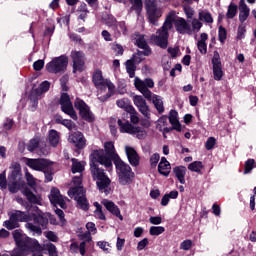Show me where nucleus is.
<instances>
[{
    "instance_id": "obj_1",
    "label": "nucleus",
    "mask_w": 256,
    "mask_h": 256,
    "mask_svg": "<svg viewBox=\"0 0 256 256\" xmlns=\"http://www.w3.org/2000/svg\"><path fill=\"white\" fill-rule=\"evenodd\" d=\"M12 235L17 248L9 254H3V256H25L37 251L40 247L39 241L26 236L21 229L14 230Z\"/></svg>"
},
{
    "instance_id": "obj_2",
    "label": "nucleus",
    "mask_w": 256,
    "mask_h": 256,
    "mask_svg": "<svg viewBox=\"0 0 256 256\" xmlns=\"http://www.w3.org/2000/svg\"><path fill=\"white\" fill-rule=\"evenodd\" d=\"M92 82L96 89H99L100 93H105L108 89V93L98 97L101 103H105L115 95V84L109 79L103 78V72L100 69H96L92 75Z\"/></svg>"
},
{
    "instance_id": "obj_3",
    "label": "nucleus",
    "mask_w": 256,
    "mask_h": 256,
    "mask_svg": "<svg viewBox=\"0 0 256 256\" xmlns=\"http://www.w3.org/2000/svg\"><path fill=\"white\" fill-rule=\"evenodd\" d=\"M10 169L12 170L8 174V190L10 193H19L27 185L23 179L21 164L19 162H12Z\"/></svg>"
},
{
    "instance_id": "obj_4",
    "label": "nucleus",
    "mask_w": 256,
    "mask_h": 256,
    "mask_svg": "<svg viewBox=\"0 0 256 256\" xmlns=\"http://www.w3.org/2000/svg\"><path fill=\"white\" fill-rule=\"evenodd\" d=\"M114 165L118 175V182L121 185H131V183H133V177H135L131 166L121 160V158L114 160Z\"/></svg>"
},
{
    "instance_id": "obj_5",
    "label": "nucleus",
    "mask_w": 256,
    "mask_h": 256,
    "mask_svg": "<svg viewBox=\"0 0 256 256\" xmlns=\"http://www.w3.org/2000/svg\"><path fill=\"white\" fill-rule=\"evenodd\" d=\"M90 162V171L94 169H101L99 165H104L106 169L113 167V162H111V158L105 156V151L103 149L93 150L89 156Z\"/></svg>"
},
{
    "instance_id": "obj_6",
    "label": "nucleus",
    "mask_w": 256,
    "mask_h": 256,
    "mask_svg": "<svg viewBox=\"0 0 256 256\" xmlns=\"http://www.w3.org/2000/svg\"><path fill=\"white\" fill-rule=\"evenodd\" d=\"M28 221H31L29 212L15 210L12 214H10L9 220L4 222V227H6V229L9 231H13V229H17L19 227V223H28Z\"/></svg>"
},
{
    "instance_id": "obj_7",
    "label": "nucleus",
    "mask_w": 256,
    "mask_h": 256,
    "mask_svg": "<svg viewBox=\"0 0 256 256\" xmlns=\"http://www.w3.org/2000/svg\"><path fill=\"white\" fill-rule=\"evenodd\" d=\"M69 65V57L66 55H61L59 57H55L52 61L46 64V71L48 73H54L57 75L58 73L62 74L67 71V66Z\"/></svg>"
},
{
    "instance_id": "obj_8",
    "label": "nucleus",
    "mask_w": 256,
    "mask_h": 256,
    "mask_svg": "<svg viewBox=\"0 0 256 256\" xmlns=\"http://www.w3.org/2000/svg\"><path fill=\"white\" fill-rule=\"evenodd\" d=\"M134 105L137 107L139 113L145 117L146 120L141 122L142 127H150L149 119H151V108L147 105V101L143 96L136 95L133 97Z\"/></svg>"
},
{
    "instance_id": "obj_9",
    "label": "nucleus",
    "mask_w": 256,
    "mask_h": 256,
    "mask_svg": "<svg viewBox=\"0 0 256 256\" xmlns=\"http://www.w3.org/2000/svg\"><path fill=\"white\" fill-rule=\"evenodd\" d=\"M90 173L93 181H96L99 191H104V189H107L111 185V179L107 176L103 168H94L90 170Z\"/></svg>"
},
{
    "instance_id": "obj_10",
    "label": "nucleus",
    "mask_w": 256,
    "mask_h": 256,
    "mask_svg": "<svg viewBox=\"0 0 256 256\" xmlns=\"http://www.w3.org/2000/svg\"><path fill=\"white\" fill-rule=\"evenodd\" d=\"M74 107L79 111V115L83 121L87 123H93L95 121V114L91 111V108L81 98H76Z\"/></svg>"
},
{
    "instance_id": "obj_11",
    "label": "nucleus",
    "mask_w": 256,
    "mask_h": 256,
    "mask_svg": "<svg viewBox=\"0 0 256 256\" xmlns=\"http://www.w3.org/2000/svg\"><path fill=\"white\" fill-rule=\"evenodd\" d=\"M59 103L61 105V111L66 115H69L71 119L77 121L79 117L77 116V112H75V108H73V103L71 102V97L68 93H62L60 96Z\"/></svg>"
},
{
    "instance_id": "obj_12",
    "label": "nucleus",
    "mask_w": 256,
    "mask_h": 256,
    "mask_svg": "<svg viewBox=\"0 0 256 256\" xmlns=\"http://www.w3.org/2000/svg\"><path fill=\"white\" fill-rule=\"evenodd\" d=\"M72 59V73H83L85 71V53L83 51L73 50L70 54Z\"/></svg>"
},
{
    "instance_id": "obj_13",
    "label": "nucleus",
    "mask_w": 256,
    "mask_h": 256,
    "mask_svg": "<svg viewBox=\"0 0 256 256\" xmlns=\"http://www.w3.org/2000/svg\"><path fill=\"white\" fill-rule=\"evenodd\" d=\"M146 13L148 15L149 22L152 25H156L159 18H161V10L157 8V2L152 0L145 1Z\"/></svg>"
},
{
    "instance_id": "obj_14",
    "label": "nucleus",
    "mask_w": 256,
    "mask_h": 256,
    "mask_svg": "<svg viewBox=\"0 0 256 256\" xmlns=\"http://www.w3.org/2000/svg\"><path fill=\"white\" fill-rule=\"evenodd\" d=\"M26 165L30 169H33V171H44V169H47L48 165H53V162L45 158H27Z\"/></svg>"
},
{
    "instance_id": "obj_15",
    "label": "nucleus",
    "mask_w": 256,
    "mask_h": 256,
    "mask_svg": "<svg viewBox=\"0 0 256 256\" xmlns=\"http://www.w3.org/2000/svg\"><path fill=\"white\" fill-rule=\"evenodd\" d=\"M69 143H72L76 149H85L87 146V139H85V135L83 132L76 131L72 133L68 138Z\"/></svg>"
},
{
    "instance_id": "obj_16",
    "label": "nucleus",
    "mask_w": 256,
    "mask_h": 256,
    "mask_svg": "<svg viewBox=\"0 0 256 256\" xmlns=\"http://www.w3.org/2000/svg\"><path fill=\"white\" fill-rule=\"evenodd\" d=\"M174 27L180 35H191V33H193L191 30V24H189L185 18L179 17L174 19Z\"/></svg>"
},
{
    "instance_id": "obj_17",
    "label": "nucleus",
    "mask_w": 256,
    "mask_h": 256,
    "mask_svg": "<svg viewBox=\"0 0 256 256\" xmlns=\"http://www.w3.org/2000/svg\"><path fill=\"white\" fill-rule=\"evenodd\" d=\"M50 202L54 207L56 205H59L61 209H67V202H65V199H63V195H61V191H59V188H52L51 189V195L49 197Z\"/></svg>"
},
{
    "instance_id": "obj_18",
    "label": "nucleus",
    "mask_w": 256,
    "mask_h": 256,
    "mask_svg": "<svg viewBox=\"0 0 256 256\" xmlns=\"http://www.w3.org/2000/svg\"><path fill=\"white\" fill-rule=\"evenodd\" d=\"M102 205H104L105 209H107L109 213L114 215V217H117L118 219H120V221H123V215H121V210L119 209V206L115 204V202L104 199L102 200Z\"/></svg>"
},
{
    "instance_id": "obj_19",
    "label": "nucleus",
    "mask_w": 256,
    "mask_h": 256,
    "mask_svg": "<svg viewBox=\"0 0 256 256\" xmlns=\"http://www.w3.org/2000/svg\"><path fill=\"white\" fill-rule=\"evenodd\" d=\"M20 191L31 205H41V196L35 195V193L30 190L29 186H24Z\"/></svg>"
},
{
    "instance_id": "obj_20",
    "label": "nucleus",
    "mask_w": 256,
    "mask_h": 256,
    "mask_svg": "<svg viewBox=\"0 0 256 256\" xmlns=\"http://www.w3.org/2000/svg\"><path fill=\"white\" fill-rule=\"evenodd\" d=\"M158 35L154 36L153 41L160 49H167L169 47V32L158 31Z\"/></svg>"
},
{
    "instance_id": "obj_21",
    "label": "nucleus",
    "mask_w": 256,
    "mask_h": 256,
    "mask_svg": "<svg viewBox=\"0 0 256 256\" xmlns=\"http://www.w3.org/2000/svg\"><path fill=\"white\" fill-rule=\"evenodd\" d=\"M104 151L105 157H108L111 163H115L116 159H121V157H119V154L115 152V143H113V141H108L104 143Z\"/></svg>"
},
{
    "instance_id": "obj_22",
    "label": "nucleus",
    "mask_w": 256,
    "mask_h": 256,
    "mask_svg": "<svg viewBox=\"0 0 256 256\" xmlns=\"http://www.w3.org/2000/svg\"><path fill=\"white\" fill-rule=\"evenodd\" d=\"M134 86L138 91H140V93H142L143 97H145L147 101H153V92H151L149 88H145L143 82H141V79L138 77H136L134 80Z\"/></svg>"
},
{
    "instance_id": "obj_23",
    "label": "nucleus",
    "mask_w": 256,
    "mask_h": 256,
    "mask_svg": "<svg viewBox=\"0 0 256 256\" xmlns=\"http://www.w3.org/2000/svg\"><path fill=\"white\" fill-rule=\"evenodd\" d=\"M125 151L130 165H132V167L139 166V154L137 150L131 146H126Z\"/></svg>"
},
{
    "instance_id": "obj_24",
    "label": "nucleus",
    "mask_w": 256,
    "mask_h": 256,
    "mask_svg": "<svg viewBox=\"0 0 256 256\" xmlns=\"http://www.w3.org/2000/svg\"><path fill=\"white\" fill-rule=\"evenodd\" d=\"M127 109L128 111L122 114L123 121L130 118L131 123H133V125H137L139 123V112L135 110V107H128Z\"/></svg>"
},
{
    "instance_id": "obj_25",
    "label": "nucleus",
    "mask_w": 256,
    "mask_h": 256,
    "mask_svg": "<svg viewBox=\"0 0 256 256\" xmlns=\"http://www.w3.org/2000/svg\"><path fill=\"white\" fill-rule=\"evenodd\" d=\"M239 21L243 23L249 19V14L251 13V9L248 8L245 0H240L239 2Z\"/></svg>"
},
{
    "instance_id": "obj_26",
    "label": "nucleus",
    "mask_w": 256,
    "mask_h": 256,
    "mask_svg": "<svg viewBox=\"0 0 256 256\" xmlns=\"http://www.w3.org/2000/svg\"><path fill=\"white\" fill-rule=\"evenodd\" d=\"M118 127H120V133H128L129 135H133V131L135 130V126L129 123V120L125 118V120L118 119L117 121Z\"/></svg>"
},
{
    "instance_id": "obj_27",
    "label": "nucleus",
    "mask_w": 256,
    "mask_h": 256,
    "mask_svg": "<svg viewBox=\"0 0 256 256\" xmlns=\"http://www.w3.org/2000/svg\"><path fill=\"white\" fill-rule=\"evenodd\" d=\"M32 221L35 225L41 227V229H47L49 225V218L41 214H32Z\"/></svg>"
},
{
    "instance_id": "obj_28",
    "label": "nucleus",
    "mask_w": 256,
    "mask_h": 256,
    "mask_svg": "<svg viewBox=\"0 0 256 256\" xmlns=\"http://www.w3.org/2000/svg\"><path fill=\"white\" fill-rule=\"evenodd\" d=\"M68 196L77 201L79 197H85V188L83 186L72 187L68 190Z\"/></svg>"
},
{
    "instance_id": "obj_29",
    "label": "nucleus",
    "mask_w": 256,
    "mask_h": 256,
    "mask_svg": "<svg viewBox=\"0 0 256 256\" xmlns=\"http://www.w3.org/2000/svg\"><path fill=\"white\" fill-rule=\"evenodd\" d=\"M135 45H137L139 49H143L146 55H151V47H149V44H147V40H145L144 35H138V37L136 38Z\"/></svg>"
},
{
    "instance_id": "obj_30",
    "label": "nucleus",
    "mask_w": 256,
    "mask_h": 256,
    "mask_svg": "<svg viewBox=\"0 0 256 256\" xmlns=\"http://www.w3.org/2000/svg\"><path fill=\"white\" fill-rule=\"evenodd\" d=\"M173 173L175 177L178 179L179 183L181 185H185V175L187 173V167L181 165V166H176L173 168Z\"/></svg>"
},
{
    "instance_id": "obj_31",
    "label": "nucleus",
    "mask_w": 256,
    "mask_h": 256,
    "mask_svg": "<svg viewBox=\"0 0 256 256\" xmlns=\"http://www.w3.org/2000/svg\"><path fill=\"white\" fill-rule=\"evenodd\" d=\"M152 103L155 109L158 111L159 115H163V113H165V106L163 105L161 96L154 94L152 97Z\"/></svg>"
},
{
    "instance_id": "obj_32",
    "label": "nucleus",
    "mask_w": 256,
    "mask_h": 256,
    "mask_svg": "<svg viewBox=\"0 0 256 256\" xmlns=\"http://www.w3.org/2000/svg\"><path fill=\"white\" fill-rule=\"evenodd\" d=\"M135 55H133V58L126 61V71L130 77V79H133L135 77V71H137V66L135 65Z\"/></svg>"
},
{
    "instance_id": "obj_33",
    "label": "nucleus",
    "mask_w": 256,
    "mask_h": 256,
    "mask_svg": "<svg viewBox=\"0 0 256 256\" xmlns=\"http://www.w3.org/2000/svg\"><path fill=\"white\" fill-rule=\"evenodd\" d=\"M31 103V111H37V107L39 105V89H36L29 96Z\"/></svg>"
},
{
    "instance_id": "obj_34",
    "label": "nucleus",
    "mask_w": 256,
    "mask_h": 256,
    "mask_svg": "<svg viewBox=\"0 0 256 256\" xmlns=\"http://www.w3.org/2000/svg\"><path fill=\"white\" fill-rule=\"evenodd\" d=\"M49 143L52 147H57L59 145V132L57 130H50L49 131Z\"/></svg>"
},
{
    "instance_id": "obj_35",
    "label": "nucleus",
    "mask_w": 256,
    "mask_h": 256,
    "mask_svg": "<svg viewBox=\"0 0 256 256\" xmlns=\"http://www.w3.org/2000/svg\"><path fill=\"white\" fill-rule=\"evenodd\" d=\"M173 23H175V19H173L171 16H168L158 31L162 33H169V29H173Z\"/></svg>"
},
{
    "instance_id": "obj_36",
    "label": "nucleus",
    "mask_w": 256,
    "mask_h": 256,
    "mask_svg": "<svg viewBox=\"0 0 256 256\" xmlns=\"http://www.w3.org/2000/svg\"><path fill=\"white\" fill-rule=\"evenodd\" d=\"M203 167V162L194 161L188 165V170L193 171L194 173H198L199 175H202L203 172H201V169H203Z\"/></svg>"
},
{
    "instance_id": "obj_37",
    "label": "nucleus",
    "mask_w": 256,
    "mask_h": 256,
    "mask_svg": "<svg viewBox=\"0 0 256 256\" xmlns=\"http://www.w3.org/2000/svg\"><path fill=\"white\" fill-rule=\"evenodd\" d=\"M42 172L45 176L44 183H51V181H53V164H48Z\"/></svg>"
},
{
    "instance_id": "obj_38",
    "label": "nucleus",
    "mask_w": 256,
    "mask_h": 256,
    "mask_svg": "<svg viewBox=\"0 0 256 256\" xmlns=\"http://www.w3.org/2000/svg\"><path fill=\"white\" fill-rule=\"evenodd\" d=\"M116 105L120 109H124V113H127L129 111V107H133V105H131V101L128 98H122L120 100H117Z\"/></svg>"
},
{
    "instance_id": "obj_39",
    "label": "nucleus",
    "mask_w": 256,
    "mask_h": 256,
    "mask_svg": "<svg viewBox=\"0 0 256 256\" xmlns=\"http://www.w3.org/2000/svg\"><path fill=\"white\" fill-rule=\"evenodd\" d=\"M132 4V11H135L136 15H141V11H143V0H130Z\"/></svg>"
},
{
    "instance_id": "obj_40",
    "label": "nucleus",
    "mask_w": 256,
    "mask_h": 256,
    "mask_svg": "<svg viewBox=\"0 0 256 256\" xmlns=\"http://www.w3.org/2000/svg\"><path fill=\"white\" fill-rule=\"evenodd\" d=\"M236 15H237V4L231 2L228 6L226 17L227 19H235Z\"/></svg>"
},
{
    "instance_id": "obj_41",
    "label": "nucleus",
    "mask_w": 256,
    "mask_h": 256,
    "mask_svg": "<svg viewBox=\"0 0 256 256\" xmlns=\"http://www.w3.org/2000/svg\"><path fill=\"white\" fill-rule=\"evenodd\" d=\"M158 173L164 177H169V173H171V164H158Z\"/></svg>"
},
{
    "instance_id": "obj_42",
    "label": "nucleus",
    "mask_w": 256,
    "mask_h": 256,
    "mask_svg": "<svg viewBox=\"0 0 256 256\" xmlns=\"http://www.w3.org/2000/svg\"><path fill=\"white\" fill-rule=\"evenodd\" d=\"M76 201L82 211H89V200H87V197L80 196Z\"/></svg>"
},
{
    "instance_id": "obj_43",
    "label": "nucleus",
    "mask_w": 256,
    "mask_h": 256,
    "mask_svg": "<svg viewBox=\"0 0 256 256\" xmlns=\"http://www.w3.org/2000/svg\"><path fill=\"white\" fill-rule=\"evenodd\" d=\"M85 171V168L83 167V164L79 162L77 159H72V173H83Z\"/></svg>"
},
{
    "instance_id": "obj_44",
    "label": "nucleus",
    "mask_w": 256,
    "mask_h": 256,
    "mask_svg": "<svg viewBox=\"0 0 256 256\" xmlns=\"http://www.w3.org/2000/svg\"><path fill=\"white\" fill-rule=\"evenodd\" d=\"M213 75L215 81H221L223 79V66H213Z\"/></svg>"
},
{
    "instance_id": "obj_45",
    "label": "nucleus",
    "mask_w": 256,
    "mask_h": 256,
    "mask_svg": "<svg viewBox=\"0 0 256 256\" xmlns=\"http://www.w3.org/2000/svg\"><path fill=\"white\" fill-rule=\"evenodd\" d=\"M149 233L152 236L162 235V233H165V227H163V226H152L149 229Z\"/></svg>"
},
{
    "instance_id": "obj_46",
    "label": "nucleus",
    "mask_w": 256,
    "mask_h": 256,
    "mask_svg": "<svg viewBox=\"0 0 256 256\" xmlns=\"http://www.w3.org/2000/svg\"><path fill=\"white\" fill-rule=\"evenodd\" d=\"M218 39L222 44L227 40V29L223 25H220L218 28Z\"/></svg>"
},
{
    "instance_id": "obj_47",
    "label": "nucleus",
    "mask_w": 256,
    "mask_h": 256,
    "mask_svg": "<svg viewBox=\"0 0 256 256\" xmlns=\"http://www.w3.org/2000/svg\"><path fill=\"white\" fill-rule=\"evenodd\" d=\"M116 29L117 27L119 28L118 30V35H124V36H127L128 33H129V30L127 29V24H125V21H120L116 24Z\"/></svg>"
},
{
    "instance_id": "obj_48",
    "label": "nucleus",
    "mask_w": 256,
    "mask_h": 256,
    "mask_svg": "<svg viewBox=\"0 0 256 256\" xmlns=\"http://www.w3.org/2000/svg\"><path fill=\"white\" fill-rule=\"evenodd\" d=\"M255 167V159H248L244 164V175H248Z\"/></svg>"
},
{
    "instance_id": "obj_49",
    "label": "nucleus",
    "mask_w": 256,
    "mask_h": 256,
    "mask_svg": "<svg viewBox=\"0 0 256 256\" xmlns=\"http://www.w3.org/2000/svg\"><path fill=\"white\" fill-rule=\"evenodd\" d=\"M132 135H136L137 139H145V137H147V132L141 127L135 126Z\"/></svg>"
},
{
    "instance_id": "obj_50",
    "label": "nucleus",
    "mask_w": 256,
    "mask_h": 256,
    "mask_svg": "<svg viewBox=\"0 0 256 256\" xmlns=\"http://www.w3.org/2000/svg\"><path fill=\"white\" fill-rule=\"evenodd\" d=\"M200 21H205V23H213V16L210 12H199Z\"/></svg>"
},
{
    "instance_id": "obj_51",
    "label": "nucleus",
    "mask_w": 256,
    "mask_h": 256,
    "mask_svg": "<svg viewBox=\"0 0 256 256\" xmlns=\"http://www.w3.org/2000/svg\"><path fill=\"white\" fill-rule=\"evenodd\" d=\"M25 176H26L28 187H31V189H35L37 187V182L35 181V177H33L32 174L29 172H26Z\"/></svg>"
},
{
    "instance_id": "obj_52",
    "label": "nucleus",
    "mask_w": 256,
    "mask_h": 256,
    "mask_svg": "<svg viewBox=\"0 0 256 256\" xmlns=\"http://www.w3.org/2000/svg\"><path fill=\"white\" fill-rule=\"evenodd\" d=\"M38 147H39V140L37 139H31L27 144V150L30 151V153H33L35 150L38 149Z\"/></svg>"
},
{
    "instance_id": "obj_53",
    "label": "nucleus",
    "mask_w": 256,
    "mask_h": 256,
    "mask_svg": "<svg viewBox=\"0 0 256 256\" xmlns=\"http://www.w3.org/2000/svg\"><path fill=\"white\" fill-rule=\"evenodd\" d=\"M26 227L27 229L33 231V233H36L37 235H41L43 233V228H41V226L34 225L33 223H26Z\"/></svg>"
},
{
    "instance_id": "obj_54",
    "label": "nucleus",
    "mask_w": 256,
    "mask_h": 256,
    "mask_svg": "<svg viewBox=\"0 0 256 256\" xmlns=\"http://www.w3.org/2000/svg\"><path fill=\"white\" fill-rule=\"evenodd\" d=\"M112 51H114V53H116V57H119V56L123 55V53H125V49L123 48V46L118 43L112 44Z\"/></svg>"
},
{
    "instance_id": "obj_55",
    "label": "nucleus",
    "mask_w": 256,
    "mask_h": 256,
    "mask_svg": "<svg viewBox=\"0 0 256 256\" xmlns=\"http://www.w3.org/2000/svg\"><path fill=\"white\" fill-rule=\"evenodd\" d=\"M62 125L66 127L68 131H73V129H77V124L69 119H64Z\"/></svg>"
},
{
    "instance_id": "obj_56",
    "label": "nucleus",
    "mask_w": 256,
    "mask_h": 256,
    "mask_svg": "<svg viewBox=\"0 0 256 256\" xmlns=\"http://www.w3.org/2000/svg\"><path fill=\"white\" fill-rule=\"evenodd\" d=\"M215 145H217V140L215 139V137H209L205 143L207 151H211V149H213Z\"/></svg>"
},
{
    "instance_id": "obj_57",
    "label": "nucleus",
    "mask_w": 256,
    "mask_h": 256,
    "mask_svg": "<svg viewBox=\"0 0 256 256\" xmlns=\"http://www.w3.org/2000/svg\"><path fill=\"white\" fill-rule=\"evenodd\" d=\"M159 159H161V156L159 155V153H154L150 157V165L152 169H155V167H157V163H159Z\"/></svg>"
},
{
    "instance_id": "obj_58",
    "label": "nucleus",
    "mask_w": 256,
    "mask_h": 256,
    "mask_svg": "<svg viewBox=\"0 0 256 256\" xmlns=\"http://www.w3.org/2000/svg\"><path fill=\"white\" fill-rule=\"evenodd\" d=\"M46 249L49 253V256H58L57 255V247L53 243L46 244Z\"/></svg>"
},
{
    "instance_id": "obj_59",
    "label": "nucleus",
    "mask_w": 256,
    "mask_h": 256,
    "mask_svg": "<svg viewBox=\"0 0 256 256\" xmlns=\"http://www.w3.org/2000/svg\"><path fill=\"white\" fill-rule=\"evenodd\" d=\"M179 113L176 110H170L169 113V123H176L177 121H179Z\"/></svg>"
},
{
    "instance_id": "obj_60",
    "label": "nucleus",
    "mask_w": 256,
    "mask_h": 256,
    "mask_svg": "<svg viewBox=\"0 0 256 256\" xmlns=\"http://www.w3.org/2000/svg\"><path fill=\"white\" fill-rule=\"evenodd\" d=\"M55 208V213L59 217L60 222L62 225H65V223H67V220L65 219V212H63V210L59 209L57 206H55Z\"/></svg>"
},
{
    "instance_id": "obj_61",
    "label": "nucleus",
    "mask_w": 256,
    "mask_h": 256,
    "mask_svg": "<svg viewBox=\"0 0 256 256\" xmlns=\"http://www.w3.org/2000/svg\"><path fill=\"white\" fill-rule=\"evenodd\" d=\"M245 33H247V28H245L243 25H240L237 31V39L239 41H241V39H245Z\"/></svg>"
},
{
    "instance_id": "obj_62",
    "label": "nucleus",
    "mask_w": 256,
    "mask_h": 256,
    "mask_svg": "<svg viewBox=\"0 0 256 256\" xmlns=\"http://www.w3.org/2000/svg\"><path fill=\"white\" fill-rule=\"evenodd\" d=\"M212 65L213 67H221L222 64H221V57L219 56V52L215 51L214 52V56L212 58Z\"/></svg>"
},
{
    "instance_id": "obj_63",
    "label": "nucleus",
    "mask_w": 256,
    "mask_h": 256,
    "mask_svg": "<svg viewBox=\"0 0 256 256\" xmlns=\"http://www.w3.org/2000/svg\"><path fill=\"white\" fill-rule=\"evenodd\" d=\"M193 247V241L187 239L184 240L181 244H180V249H183L184 251H189V249H191Z\"/></svg>"
},
{
    "instance_id": "obj_64",
    "label": "nucleus",
    "mask_w": 256,
    "mask_h": 256,
    "mask_svg": "<svg viewBox=\"0 0 256 256\" xmlns=\"http://www.w3.org/2000/svg\"><path fill=\"white\" fill-rule=\"evenodd\" d=\"M198 51L201 55H207V43L206 42H197Z\"/></svg>"
}]
</instances>
